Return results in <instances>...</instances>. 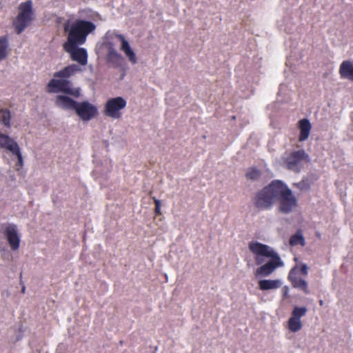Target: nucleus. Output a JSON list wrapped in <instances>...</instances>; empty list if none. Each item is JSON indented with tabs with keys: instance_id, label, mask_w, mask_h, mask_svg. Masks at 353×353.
<instances>
[{
	"instance_id": "f257e3e1",
	"label": "nucleus",
	"mask_w": 353,
	"mask_h": 353,
	"mask_svg": "<svg viewBox=\"0 0 353 353\" xmlns=\"http://www.w3.org/2000/svg\"><path fill=\"white\" fill-rule=\"evenodd\" d=\"M81 71L77 64H70L62 70L54 73V79L50 80L47 85V90L50 93L63 92L78 98L81 94L79 88H72V82L68 79Z\"/></svg>"
},
{
	"instance_id": "f03ea898",
	"label": "nucleus",
	"mask_w": 353,
	"mask_h": 353,
	"mask_svg": "<svg viewBox=\"0 0 353 353\" xmlns=\"http://www.w3.org/2000/svg\"><path fill=\"white\" fill-rule=\"evenodd\" d=\"M248 247L250 250L256 255L255 261L257 265L261 264L263 261L259 256L270 258L265 264L256 269V276H268L277 268L283 266L284 263L279 255L270 246L257 241H252L249 243Z\"/></svg>"
},
{
	"instance_id": "7ed1b4c3",
	"label": "nucleus",
	"mask_w": 353,
	"mask_h": 353,
	"mask_svg": "<svg viewBox=\"0 0 353 353\" xmlns=\"http://www.w3.org/2000/svg\"><path fill=\"white\" fill-rule=\"evenodd\" d=\"M96 26L92 21L77 19L70 26L64 28L65 32H68V40L65 43L83 44L86 41L88 35L94 31Z\"/></svg>"
},
{
	"instance_id": "20e7f679",
	"label": "nucleus",
	"mask_w": 353,
	"mask_h": 353,
	"mask_svg": "<svg viewBox=\"0 0 353 353\" xmlns=\"http://www.w3.org/2000/svg\"><path fill=\"white\" fill-rule=\"evenodd\" d=\"M278 180H273L270 183L256 192L253 203L259 210H268L271 209L276 201Z\"/></svg>"
},
{
	"instance_id": "39448f33",
	"label": "nucleus",
	"mask_w": 353,
	"mask_h": 353,
	"mask_svg": "<svg viewBox=\"0 0 353 353\" xmlns=\"http://www.w3.org/2000/svg\"><path fill=\"white\" fill-rule=\"evenodd\" d=\"M276 200L279 202V210L283 214H289L297 206V199L292 190L283 181L278 180Z\"/></svg>"
},
{
	"instance_id": "423d86ee",
	"label": "nucleus",
	"mask_w": 353,
	"mask_h": 353,
	"mask_svg": "<svg viewBox=\"0 0 353 353\" xmlns=\"http://www.w3.org/2000/svg\"><path fill=\"white\" fill-rule=\"evenodd\" d=\"M283 165L295 173L301 172L304 162H309V155L303 149L292 152L286 151L281 157Z\"/></svg>"
},
{
	"instance_id": "0eeeda50",
	"label": "nucleus",
	"mask_w": 353,
	"mask_h": 353,
	"mask_svg": "<svg viewBox=\"0 0 353 353\" xmlns=\"http://www.w3.org/2000/svg\"><path fill=\"white\" fill-rule=\"evenodd\" d=\"M19 9V12L13 22L15 32L18 34H21L33 20L32 2L28 1L21 3Z\"/></svg>"
},
{
	"instance_id": "6e6552de",
	"label": "nucleus",
	"mask_w": 353,
	"mask_h": 353,
	"mask_svg": "<svg viewBox=\"0 0 353 353\" xmlns=\"http://www.w3.org/2000/svg\"><path fill=\"white\" fill-rule=\"evenodd\" d=\"M126 104V101L121 97L111 98L104 105L103 114L112 119H119L121 117V110L125 108Z\"/></svg>"
},
{
	"instance_id": "1a4fd4ad",
	"label": "nucleus",
	"mask_w": 353,
	"mask_h": 353,
	"mask_svg": "<svg viewBox=\"0 0 353 353\" xmlns=\"http://www.w3.org/2000/svg\"><path fill=\"white\" fill-rule=\"evenodd\" d=\"M75 113L83 121H90L98 114V108L89 101L78 102Z\"/></svg>"
},
{
	"instance_id": "9d476101",
	"label": "nucleus",
	"mask_w": 353,
	"mask_h": 353,
	"mask_svg": "<svg viewBox=\"0 0 353 353\" xmlns=\"http://www.w3.org/2000/svg\"><path fill=\"white\" fill-rule=\"evenodd\" d=\"M305 307L295 306L292 311L291 316L288 321V328L292 332H296L302 329L303 325L301 319L307 313Z\"/></svg>"
},
{
	"instance_id": "9b49d317",
	"label": "nucleus",
	"mask_w": 353,
	"mask_h": 353,
	"mask_svg": "<svg viewBox=\"0 0 353 353\" xmlns=\"http://www.w3.org/2000/svg\"><path fill=\"white\" fill-rule=\"evenodd\" d=\"M81 44H74L72 46L69 43H64V50L70 54L71 59L77 61L81 65H85L88 63V53L85 48H78Z\"/></svg>"
},
{
	"instance_id": "f8f14e48",
	"label": "nucleus",
	"mask_w": 353,
	"mask_h": 353,
	"mask_svg": "<svg viewBox=\"0 0 353 353\" xmlns=\"http://www.w3.org/2000/svg\"><path fill=\"white\" fill-rule=\"evenodd\" d=\"M288 279L293 288L302 290L306 294H310L307 282L299 275L295 269L290 271Z\"/></svg>"
},
{
	"instance_id": "ddd939ff",
	"label": "nucleus",
	"mask_w": 353,
	"mask_h": 353,
	"mask_svg": "<svg viewBox=\"0 0 353 353\" xmlns=\"http://www.w3.org/2000/svg\"><path fill=\"white\" fill-rule=\"evenodd\" d=\"M4 234L11 250L13 251L18 250L20 245V239L17 233V226L14 224H9L6 227Z\"/></svg>"
},
{
	"instance_id": "4468645a",
	"label": "nucleus",
	"mask_w": 353,
	"mask_h": 353,
	"mask_svg": "<svg viewBox=\"0 0 353 353\" xmlns=\"http://www.w3.org/2000/svg\"><path fill=\"white\" fill-rule=\"evenodd\" d=\"M115 37L121 41L120 49L124 52L129 61L132 64L137 63V59L136 54L130 47L129 42L125 39V37L121 34H117Z\"/></svg>"
},
{
	"instance_id": "2eb2a0df",
	"label": "nucleus",
	"mask_w": 353,
	"mask_h": 353,
	"mask_svg": "<svg viewBox=\"0 0 353 353\" xmlns=\"http://www.w3.org/2000/svg\"><path fill=\"white\" fill-rule=\"evenodd\" d=\"M56 105L65 110L75 111L78 102L65 95H57L55 100Z\"/></svg>"
},
{
	"instance_id": "dca6fc26",
	"label": "nucleus",
	"mask_w": 353,
	"mask_h": 353,
	"mask_svg": "<svg viewBox=\"0 0 353 353\" xmlns=\"http://www.w3.org/2000/svg\"><path fill=\"white\" fill-rule=\"evenodd\" d=\"M0 148L6 149L13 154L20 148L18 143L8 135L0 133Z\"/></svg>"
},
{
	"instance_id": "f3484780",
	"label": "nucleus",
	"mask_w": 353,
	"mask_h": 353,
	"mask_svg": "<svg viewBox=\"0 0 353 353\" xmlns=\"http://www.w3.org/2000/svg\"><path fill=\"white\" fill-rule=\"evenodd\" d=\"M339 74L342 79L353 81V62L350 60L343 61L339 67Z\"/></svg>"
},
{
	"instance_id": "a211bd4d",
	"label": "nucleus",
	"mask_w": 353,
	"mask_h": 353,
	"mask_svg": "<svg viewBox=\"0 0 353 353\" xmlns=\"http://www.w3.org/2000/svg\"><path fill=\"white\" fill-rule=\"evenodd\" d=\"M298 128L300 130L299 141H304L308 139L312 129V125L307 119H302L298 122Z\"/></svg>"
},
{
	"instance_id": "6ab92c4d",
	"label": "nucleus",
	"mask_w": 353,
	"mask_h": 353,
	"mask_svg": "<svg viewBox=\"0 0 353 353\" xmlns=\"http://www.w3.org/2000/svg\"><path fill=\"white\" fill-rule=\"evenodd\" d=\"M106 60L114 66L119 67L123 61V57L114 48L110 47L108 48Z\"/></svg>"
},
{
	"instance_id": "aec40b11",
	"label": "nucleus",
	"mask_w": 353,
	"mask_h": 353,
	"mask_svg": "<svg viewBox=\"0 0 353 353\" xmlns=\"http://www.w3.org/2000/svg\"><path fill=\"white\" fill-rule=\"evenodd\" d=\"M282 283L280 280L264 279L259 281V288L261 290H269L279 288Z\"/></svg>"
},
{
	"instance_id": "412c9836",
	"label": "nucleus",
	"mask_w": 353,
	"mask_h": 353,
	"mask_svg": "<svg viewBox=\"0 0 353 353\" xmlns=\"http://www.w3.org/2000/svg\"><path fill=\"white\" fill-rule=\"evenodd\" d=\"M9 40L7 35L0 37V61L6 58L9 50Z\"/></svg>"
},
{
	"instance_id": "4be33fe9",
	"label": "nucleus",
	"mask_w": 353,
	"mask_h": 353,
	"mask_svg": "<svg viewBox=\"0 0 353 353\" xmlns=\"http://www.w3.org/2000/svg\"><path fill=\"white\" fill-rule=\"evenodd\" d=\"M290 244L292 246H295L297 245H301L304 246L305 245V239L302 234V232L301 230H299L296 234L292 235L290 238Z\"/></svg>"
},
{
	"instance_id": "5701e85b",
	"label": "nucleus",
	"mask_w": 353,
	"mask_h": 353,
	"mask_svg": "<svg viewBox=\"0 0 353 353\" xmlns=\"http://www.w3.org/2000/svg\"><path fill=\"white\" fill-rule=\"evenodd\" d=\"M11 113L8 109L1 108L0 110V123L6 127H10Z\"/></svg>"
},
{
	"instance_id": "b1692460",
	"label": "nucleus",
	"mask_w": 353,
	"mask_h": 353,
	"mask_svg": "<svg viewBox=\"0 0 353 353\" xmlns=\"http://www.w3.org/2000/svg\"><path fill=\"white\" fill-rule=\"evenodd\" d=\"M245 176L248 179L257 181L261 176V171L256 168H250L246 172Z\"/></svg>"
},
{
	"instance_id": "393cba45",
	"label": "nucleus",
	"mask_w": 353,
	"mask_h": 353,
	"mask_svg": "<svg viewBox=\"0 0 353 353\" xmlns=\"http://www.w3.org/2000/svg\"><path fill=\"white\" fill-rule=\"evenodd\" d=\"M12 154L16 155L17 157L18 161L15 165V167L17 170H19L23 165V159L20 151V148L17 150L16 152H14Z\"/></svg>"
},
{
	"instance_id": "a878e982",
	"label": "nucleus",
	"mask_w": 353,
	"mask_h": 353,
	"mask_svg": "<svg viewBox=\"0 0 353 353\" xmlns=\"http://www.w3.org/2000/svg\"><path fill=\"white\" fill-rule=\"evenodd\" d=\"M153 200H154V205H155V208H154L155 215L158 216V215L161 214V201L157 199H156L155 197L153 198Z\"/></svg>"
},
{
	"instance_id": "bb28decb",
	"label": "nucleus",
	"mask_w": 353,
	"mask_h": 353,
	"mask_svg": "<svg viewBox=\"0 0 353 353\" xmlns=\"http://www.w3.org/2000/svg\"><path fill=\"white\" fill-rule=\"evenodd\" d=\"M282 295L283 299H285L289 297V288L288 286H284L282 288Z\"/></svg>"
},
{
	"instance_id": "cd10ccee",
	"label": "nucleus",
	"mask_w": 353,
	"mask_h": 353,
	"mask_svg": "<svg viewBox=\"0 0 353 353\" xmlns=\"http://www.w3.org/2000/svg\"><path fill=\"white\" fill-rule=\"evenodd\" d=\"M300 271L303 275L306 276L308 273L307 265L306 264H303L301 267Z\"/></svg>"
},
{
	"instance_id": "c85d7f7f",
	"label": "nucleus",
	"mask_w": 353,
	"mask_h": 353,
	"mask_svg": "<svg viewBox=\"0 0 353 353\" xmlns=\"http://www.w3.org/2000/svg\"><path fill=\"white\" fill-rule=\"evenodd\" d=\"M25 291H26V287L23 285V286L22 287V289H21V292H22V293H25Z\"/></svg>"
},
{
	"instance_id": "c756f323",
	"label": "nucleus",
	"mask_w": 353,
	"mask_h": 353,
	"mask_svg": "<svg viewBox=\"0 0 353 353\" xmlns=\"http://www.w3.org/2000/svg\"><path fill=\"white\" fill-rule=\"evenodd\" d=\"M323 304V301H320V305Z\"/></svg>"
}]
</instances>
